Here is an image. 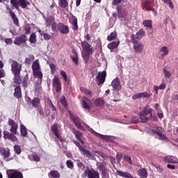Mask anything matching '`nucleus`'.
<instances>
[{
	"label": "nucleus",
	"mask_w": 178,
	"mask_h": 178,
	"mask_svg": "<svg viewBox=\"0 0 178 178\" xmlns=\"http://www.w3.org/2000/svg\"><path fill=\"white\" fill-rule=\"evenodd\" d=\"M152 108H148V106H145L144 109H143V111L139 113V118L142 123H147V122L149 120V117L147 116H148V115L152 116Z\"/></svg>",
	"instance_id": "1"
},
{
	"label": "nucleus",
	"mask_w": 178,
	"mask_h": 178,
	"mask_svg": "<svg viewBox=\"0 0 178 178\" xmlns=\"http://www.w3.org/2000/svg\"><path fill=\"white\" fill-rule=\"evenodd\" d=\"M131 41L134 44V51L136 54H141L144 51V44L138 42V40L136 38V35H131Z\"/></svg>",
	"instance_id": "2"
},
{
	"label": "nucleus",
	"mask_w": 178,
	"mask_h": 178,
	"mask_svg": "<svg viewBox=\"0 0 178 178\" xmlns=\"http://www.w3.org/2000/svg\"><path fill=\"white\" fill-rule=\"evenodd\" d=\"M10 3L17 10H19V6L22 9H26L27 6H30V1L27 0H10Z\"/></svg>",
	"instance_id": "3"
},
{
	"label": "nucleus",
	"mask_w": 178,
	"mask_h": 178,
	"mask_svg": "<svg viewBox=\"0 0 178 178\" xmlns=\"http://www.w3.org/2000/svg\"><path fill=\"white\" fill-rule=\"evenodd\" d=\"M152 3H154V0H141L142 9H146L149 12H153L156 14L155 8L151 6Z\"/></svg>",
	"instance_id": "4"
},
{
	"label": "nucleus",
	"mask_w": 178,
	"mask_h": 178,
	"mask_svg": "<svg viewBox=\"0 0 178 178\" xmlns=\"http://www.w3.org/2000/svg\"><path fill=\"white\" fill-rule=\"evenodd\" d=\"M83 173L86 176H88V178H99V172L92 168L90 169L88 167Z\"/></svg>",
	"instance_id": "5"
},
{
	"label": "nucleus",
	"mask_w": 178,
	"mask_h": 178,
	"mask_svg": "<svg viewBox=\"0 0 178 178\" xmlns=\"http://www.w3.org/2000/svg\"><path fill=\"white\" fill-rule=\"evenodd\" d=\"M11 70L13 74H20V72H22V65L19 64L17 61L13 60L11 64Z\"/></svg>",
	"instance_id": "6"
},
{
	"label": "nucleus",
	"mask_w": 178,
	"mask_h": 178,
	"mask_svg": "<svg viewBox=\"0 0 178 178\" xmlns=\"http://www.w3.org/2000/svg\"><path fill=\"white\" fill-rule=\"evenodd\" d=\"M6 10H8L14 24L17 26V27H19L20 24H19V19H17V17H16V14L12 10V8L7 5L6 6Z\"/></svg>",
	"instance_id": "7"
},
{
	"label": "nucleus",
	"mask_w": 178,
	"mask_h": 178,
	"mask_svg": "<svg viewBox=\"0 0 178 178\" xmlns=\"http://www.w3.org/2000/svg\"><path fill=\"white\" fill-rule=\"evenodd\" d=\"M96 80L99 86H102L105 81L106 80V71L99 72L96 76Z\"/></svg>",
	"instance_id": "8"
},
{
	"label": "nucleus",
	"mask_w": 178,
	"mask_h": 178,
	"mask_svg": "<svg viewBox=\"0 0 178 178\" xmlns=\"http://www.w3.org/2000/svg\"><path fill=\"white\" fill-rule=\"evenodd\" d=\"M57 29L59 33H60V34L66 35V34H69L70 33L69 26L67 25H65V24L62 22H59L57 24Z\"/></svg>",
	"instance_id": "9"
},
{
	"label": "nucleus",
	"mask_w": 178,
	"mask_h": 178,
	"mask_svg": "<svg viewBox=\"0 0 178 178\" xmlns=\"http://www.w3.org/2000/svg\"><path fill=\"white\" fill-rule=\"evenodd\" d=\"M70 116L77 129H79L80 130H83V129H84V127L81 125V121H80V118L74 116V114L73 113H70Z\"/></svg>",
	"instance_id": "10"
},
{
	"label": "nucleus",
	"mask_w": 178,
	"mask_h": 178,
	"mask_svg": "<svg viewBox=\"0 0 178 178\" xmlns=\"http://www.w3.org/2000/svg\"><path fill=\"white\" fill-rule=\"evenodd\" d=\"M53 86L55 87L56 92H60L62 90V83H60V79L58 76H54L53 79Z\"/></svg>",
	"instance_id": "11"
},
{
	"label": "nucleus",
	"mask_w": 178,
	"mask_h": 178,
	"mask_svg": "<svg viewBox=\"0 0 178 178\" xmlns=\"http://www.w3.org/2000/svg\"><path fill=\"white\" fill-rule=\"evenodd\" d=\"M151 97H152V93L143 92H139L134 95L132 96V99L136 101V99H138V98H151Z\"/></svg>",
	"instance_id": "12"
},
{
	"label": "nucleus",
	"mask_w": 178,
	"mask_h": 178,
	"mask_svg": "<svg viewBox=\"0 0 178 178\" xmlns=\"http://www.w3.org/2000/svg\"><path fill=\"white\" fill-rule=\"evenodd\" d=\"M15 45H22L27 42V36L26 35H21L14 40Z\"/></svg>",
	"instance_id": "13"
},
{
	"label": "nucleus",
	"mask_w": 178,
	"mask_h": 178,
	"mask_svg": "<svg viewBox=\"0 0 178 178\" xmlns=\"http://www.w3.org/2000/svg\"><path fill=\"white\" fill-rule=\"evenodd\" d=\"M81 45L85 51V54H92V47L87 41L81 42Z\"/></svg>",
	"instance_id": "14"
},
{
	"label": "nucleus",
	"mask_w": 178,
	"mask_h": 178,
	"mask_svg": "<svg viewBox=\"0 0 178 178\" xmlns=\"http://www.w3.org/2000/svg\"><path fill=\"white\" fill-rule=\"evenodd\" d=\"M111 86L115 91H120L122 90V84H120V79L117 77L113 80Z\"/></svg>",
	"instance_id": "15"
},
{
	"label": "nucleus",
	"mask_w": 178,
	"mask_h": 178,
	"mask_svg": "<svg viewBox=\"0 0 178 178\" xmlns=\"http://www.w3.org/2000/svg\"><path fill=\"white\" fill-rule=\"evenodd\" d=\"M8 126H10V131L12 134H17L18 126L12 119L8 120Z\"/></svg>",
	"instance_id": "16"
},
{
	"label": "nucleus",
	"mask_w": 178,
	"mask_h": 178,
	"mask_svg": "<svg viewBox=\"0 0 178 178\" xmlns=\"http://www.w3.org/2000/svg\"><path fill=\"white\" fill-rule=\"evenodd\" d=\"M3 137L6 140H10V141H13V143L17 141V137H16L15 134H10V132L6 131H3Z\"/></svg>",
	"instance_id": "17"
},
{
	"label": "nucleus",
	"mask_w": 178,
	"mask_h": 178,
	"mask_svg": "<svg viewBox=\"0 0 178 178\" xmlns=\"http://www.w3.org/2000/svg\"><path fill=\"white\" fill-rule=\"evenodd\" d=\"M97 168L101 172L102 176H106V172H108V168H106V163L101 162L98 164Z\"/></svg>",
	"instance_id": "18"
},
{
	"label": "nucleus",
	"mask_w": 178,
	"mask_h": 178,
	"mask_svg": "<svg viewBox=\"0 0 178 178\" xmlns=\"http://www.w3.org/2000/svg\"><path fill=\"white\" fill-rule=\"evenodd\" d=\"M70 24H72V30L74 31H77L79 30V24L77 23V17L72 15V17L69 19Z\"/></svg>",
	"instance_id": "19"
},
{
	"label": "nucleus",
	"mask_w": 178,
	"mask_h": 178,
	"mask_svg": "<svg viewBox=\"0 0 178 178\" xmlns=\"http://www.w3.org/2000/svg\"><path fill=\"white\" fill-rule=\"evenodd\" d=\"M116 175L123 178H134V177L129 172H124L121 170H117Z\"/></svg>",
	"instance_id": "20"
},
{
	"label": "nucleus",
	"mask_w": 178,
	"mask_h": 178,
	"mask_svg": "<svg viewBox=\"0 0 178 178\" xmlns=\"http://www.w3.org/2000/svg\"><path fill=\"white\" fill-rule=\"evenodd\" d=\"M15 88L14 97L15 98H22V87L20 85H13Z\"/></svg>",
	"instance_id": "21"
},
{
	"label": "nucleus",
	"mask_w": 178,
	"mask_h": 178,
	"mask_svg": "<svg viewBox=\"0 0 178 178\" xmlns=\"http://www.w3.org/2000/svg\"><path fill=\"white\" fill-rule=\"evenodd\" d=\"M0 154L3 156V159H8L10 156V150L8 148H3L0 149Z\"/></svg>",
	"instance_id": "22"
},
{
	"label": "nucleus",
	"mask_w": 178,
	"mask_h": 178,
	"mask_svg": "<svg viewBox=\"0 0 178 178\" xmlns=\"http://www.w3.org/2000/svg\"><path fill=\"white\" fill-rule=\"evenodd\" d=\"M53 134H54V136H56V138H58V140H59V138H60V136L59 135V129H58V124L54 123L51 129Z\"/></svg>",
	"instance_id": "23"
},
{
	"label": "nucleus",
	"mask_w": 178,
	"mask_h": 178,
	"mask_svg": "<svg viewBox=\"0 0 178 178\" xmlns=\"http://www.w3.org/2000/svg\"><path fill=\"white\" fill-rule=\"evenodd\" d=\"M163 161L165 162H167L168 163H178L177 158H176L173 156H167L164 157Z\"/></svg>",
	"instance_id": "24"
},
{
	"label": "nucleus",
	"mask_w": 178,
	"mask_h": 178,
	"mask_svg": "<svg viewBox=\"0 0 178 178\" xmlns=\"http://www.w3.org/2000/svg\"><path fill=\"white\" fill-rule=\"evenodd\" d=\"M33 76L35 79H38L39 83L41 84L42 83V72H41L40 70L39 71H35L33 72Z\"/></svg>",
	"instance_id": "25"
},
{
	"label": "nucleus",
	"mask_w": 178,
	"mask_h": 178,
	"mask_svg": "<svg viewBox=\"0 0 178 178\" xmlns=\"http://www.w3.org/2000/svg\"><path fill=\"white\" fill-rule=\"evenodd\" d=\"M154 134H157V136H159V140H161L162 141H168V137H166V136L163 134H162V132L159 131H153Z\"/></svg>",
	"instance_id": "26"
},
{
	"label": "nucleus",
	"mask_w": 178,
	"mask_h": 178,
	"mask_svg": "<svg viewBox=\"0 0 178 178\" xmlns=\"http://www.w3.org/2000/svg\"><path fill=\"white\" fill-rule=\"evenodd\" d=\"M73 134H74L76 140L80 141V143H81V144H84V140H83V139H81V137L83 136V134H81V132H80L79 131L74 130Z\"/></svg>",
	"instance_id": "27"
},
{
	"label": "nucleus",
	"mask_w": 178,
	"mask_h": 178,
	"mask_svg": "<svg viewBox=\"0 0 178 178\" xmlns=\"http://www.w3.org/2000/svg\"><path fill=\"white\" fill-rule=\"evenodd\" d=\"M8 178H23V174L20 172L15 171L10 173Z\"/></svg>",
	"instance_id": "28"
},
{
	"label": "nucleus",
	"mask_w": 178,
	"mask_h": 178,
	"mask_svg": "<svg viewBox=\"0 0 178 178\" xmlns=\"http://www.w3.org/2000/svg\"><path fill=\"white\" fill-rule=\"evenodd\" d=\"M74 55L71 56V59L72 62H74V65H79V56L77 55V51L76 50L72 51Z\"/></svg>",
	"instance_id": "29"
},
{
	"label": "nucleus",
	"mask_w": 178,
	"mask_h": 178,
	"mask_svg": "<svg viewBox=\"0 0 178 178\" xmlns=\"http://www.w3.org/2000/svg\"><path fill=\"white\" fill-rule=\"evenodd\" d=\"M40 104H41V99L38 97H34L31 101L33 108H38Z\"/></svg>",
	"instance_id": "30"
},
{
	"label": "nucleus",
	"mask_w": 178,
	"mask_h": 178,
	"mask_svg": "<svg viewBox=\"0 0 178 178\" xmlns=\"http://www.w3.org/2000/svg\"><path fill=\"white\" fill-rule=\"evenodd\" d=\"M80 152L85 155L87 158H91L92 156V154H91V152L88 149H86V147H83L81 150Z\"/></svg>",
	"instance_id": "31"
},
{
	"label": "nucleus",
	"mask_w": 178,
	"mask_h": 178,
	"mask_svg": "<svg viewBox=\"0 0 178 178\" xmlns=\"http://www.w3.org/2000/svg\"><path fill=\"white\" fill-rule=\"evenodd\" d=\"M119 44H120L119 41L112 42L108 44L107 48H108V49H115V48L119 47Z\"/></svg>",
	"instance_id": "32"
},
{
	"label": "nucleus",
	"mask_w": 178,
	"mask_h": 178,
	"mask_svg": "<svg viewBox=\"0 0 178 178\" xmlns=\"http://www.w3.org/2000/svg\"><path fill=\"white\" fill-rule=\"evenodd\" d=\"M13 83L17 84V86L22 84V77H20V74H14Z\"/></svg>",
	"instance_id": "33"
},
{
	"label": "nucleus",
	"mask_w": 178,
	"mask_h": 178,
	"mask_svg": "<svg viewBox=\"0 0 178 178\" xmlns=\"http://www.w3.org/2000/svg\"><path fill=\"white\" fill-rule=\"evenodd\" d=\"M35 59V57L33 54H29L28 57L25 58L24 63L26 65H31V62Z\"/></svg>",
	"instance_id": "34"
},
{
	"label": "nucleus",
	"mask_w": 178,
	"mask_h": 178,
	"mask_svg": "<svg viewBox=\"0 0 178 178\" xmlns=\"http://www.w3.org/2000/svg\"><path fill=\"white\" fill-rule=\"evenodd\" d=\"M138 173L140 178H147V172L145 168L139 169Z\"/></svg>",
	"instance_id": "35"
},
{
	"label": "nucleus",
	"mask_w": 178,
	"mask_h": 178,
	"mask_svg": "<svg viewBox=\"0 0 178 178\" xmlns=\"http://www.w3.org/2000/svg\"><path fill=\"white\" fill-rule=\"evenodd\" d=\"M22 86L24 87V88H27V86H29V83H30V80L29 79V74H27L22 81Z\"/></svg>",
	"instance_id": "36"
},
{
	"label": "nucleus",
	"mask_w": 178,
	"mask_h": 178,
	"mask_svg": "<svg viewBox=\"0 0 178 178\" xmlns=\"http://www.w3.org/2000/svg\"><path fill=\"white\" fill-rule=\"evenodd\" d=\"M145 35V32L144 31V29H140L138 32L136 33V40L138 41V40H141L144 36Z\"/></svg>",
	"instance_id": "37"
},
{
	"label": "nucleus",
	"mask_w": 178,
	"mask_h": 178,
	"mask_svg": "<svg viewBox=\"0 0 178 178\" xmlns=\"http://www.w3.org/2000/svg\"><path fill=\"white\" fill-rule=\"evenodd\" d=\"M143 24L145 27H147V29H150V30H152V20H144Z\"/></svg>",
	"instance_id": "38"
},
{
	"label": "nucleus",
	"mask_w": 178,
	"mask_h": 178,
	"mask_svg": "<svg viewBox=\"0 0 178 178\" xmlns=\"http://www.w3.org/2000/svg\"><path fill=\"white\" fill-rule=\"evenodd\" d=\"M95 104L96 106H104L105 101L102 98H97L95 101Z\"/></svg>",
	"instance_id": "39"
},
{
	"label": "nucleus",
	"mask_w": 178,
	"mask_h": 178,
	"mask_svg": "<svg viewBox=\"0 0 178 178\" xmlns=\"http://www.w3.org/2000/svg\"><path fill=\"white\" fill-rule=\"evenodd\" d=\"M32 70L33 72H38L40 70V63H38V61L35 60L32 64Z\"/></svg>",
	"instance_id": "40"
},
{
	"label": "nucleus",
	"mask_w": 178,
	"mask_h": 178,
	"mask_svg": "<svg viewBox=\"0 0 178 178\" xmlns=\"http://www.w3.org/2000/svg\"><path fill=\"white\" fill-rule=\"evenodd\" d=\"M20 133L22 137H27V128L23 124L20 125Z\"/></svg>",
	"instance_id": "41"
},
{
	"label": "nucleus",
	"mask_w": 178,
	"mask_h": 178,
	"mask_svg": "<svg viewBox=\"0 0 178 178\" xmlns=\"http://www.w3.org/2000/svg\"><path fill=\"white\" fill-rule=\"evenodd\" d=\"M118 38V33L116 32H111L110 35L107 37V41H113Z\"/></svg>",
	"instance_id": "42"
},
{
	"label": "nucleus",
	"mask_w": 178,
	"mask_h": 178,
	"mask_svg": "<svg viewBox=\"0 0 178 178\" xmlns=\"http://www.w3.org/2000/svg\"><path fill=\"white\" fill-rule=\"evenodd\" d=\"M49 175L51 178H59L60 177V174L59 173V172L56 171V170H51L49 172Z\"/></svg>",
	"instance_id": "43"
},
{
	"label": "nucleus",
	"mask_w": 178,
	"mask_h": 178,
	"mask_svg": "<svg viewBox=\"0 0 178 178\" xmlns=\"http://www.w3.org/2000/svg\"><path fill=\"white\" fill-rule=\"evenodd\" d=\"M53 23H55V19H54V17H49L46 19V26L47 27H51Z\"/></svg>",
	"instance_id": "44"
},
{
	"label": "nucleus",
	"mask_w": 178,
	"mask_h": 178,
	"mask_svg": "<svg viewBox=\"0 0 178 178\" xmlns=\"http://www.w3.org/2000/svg\"><path fill=\"white\" fill-rule=\"evenodd\" d=\"M80 90L82 92H83L84 94H86V95H88V97H90V98H92V92L91 90H88L86 88H80Z\"/></svg>",
	"instance_id": "45"
},
{
	"label": "nucleus",
	"mask_w": 178,
	"mask_h": 178,
	"mask_svg": "<svg viewBox=\"0 0 178 178\" xmlns=\"http://www.w3.org/2000/svg\"><path fill=\"white\" fill-rule=\"evenodd\" d=\"M58 5L59 6L65 9V8H67L69 2L67 1V0H59Z\"/></svg>",
	"instance_id": "46"
},
{
	"label": "nucleus",
	"mask_w": 178,
	"mask_h": 178,
	"mask_svg": "<svg viewBox=\"0 0 178 178\" xmlns=\"http://www.w3.org/2000/svg\"><path fill=\"white\" fill-rule=\"evenodd\" d=\"M160 52L162 53V56H166V55H169V49H168V47H162L160 49Z\"/></svg>",
	"instance_id": "47"
},
{
	"label": "nucleus",
	"mask_w": 178,
	"mask_h": 178,
	"mask_svg": "<svg viewBox=\"0 0 178 178\" xmlns=\"http://www.w3.org/2000/svg\"><path fill=\"white\" fill-rule=\"evenodd\" d=\"M14 151L15 154L17 155H20L22 154V147L19 145H15L14 146Z\"/></svg>",
	"instance_id": "48"
},
{
	"label": "nucleus",
	"mask_w": 178,
	"mask_h": 178,
	"mask_svg": "<svg viewBox=\"0 0 178 178\" xmlns=\"http://www.w3.org/2000/svg\"><path fill=\"white\" fill-rule=\"evenodd\" d=\"M37 41V36L35 35V33H32L29 38V42L31 44H34Z\"/></svg>",
	"instance_id": "49"
},
{
	"label": "nucleus",
	"mask_w": 178,
	"mask_h": 178,
	"mask_svg": "<svg viewBox=\"0 0 178 178\" xmlns=\"http://www.w3.org/2000/svg\"><path fill=\"white\" fill-rule=\"evenodd\" d=\"M76 166L81 170H84V169H86V165H84V163H83V162H81L80 161H77Z\"/></svg>",
	"instance_id": "50"
},
{
	"label": "nucleus",
	"mask_w": 178,
	"mask_h": 178,
	"mask_svg": "<svg viewBox=\"0 0 178 178\" xmlns=\"http://www.w3.org/2000/svg\"><path fill=\"white\" fill-rule=\"evenodd\" d=\"M47 103L49 104V108H51V111L56 112V107H55V105L52 103V100L49 99Z\"/></svg>",
	"instance_id": "51"
},
{
	"label": "nucleus",
	"mask_w": 178,
	"mask_h": 178,
	"mask_svg": "<svg viewBox=\"0 0 178 178\" xmlns=\"http://www.w3.org/2000/svg\"><path fill=\"white\" fill-rule=\"evenodd\" d=\"M90 54H91L90 53H85L83 54V60L86 65H87V63H88L89 60H90Z\"/></svg>",
	"instance_id": "52"
},
{
	"label": "nucleus",
	"mask_w": 178,
	"mask_h": 178,
	"mask_svg": "<svg viewBox=\"0 0 178 178\" xmlns=\"http://www.w3.org/2000/svg\"><path fill=\"white\" fill-rule=\"evenodd\" d=\"M66 165L69 169H73L74 168V163L73 161H72V160H67L66 161Z\"/></svg>",
	"instance_id": "53"
},
{
	"label": "nucleus",
	"mask_w": 178,
	"mask_h": 178,
	"mask_svg": "<svg viewBox=\"0 0 178 178\" xmlns=\"http://www.w3.org/2000/svg\"><path fill=\"white\" fill-rule=\"evenodd\" d=\"M163 73H164V76L166 79H170V76H172V73L169 71H168V70H166V68H163Z\"/></svg>",
	"instance_id": "54"
},
{
	"label": "nucleus",
	"mask_w": 178,
	"mask_h": 178,
	"mask_svg": "<svg viewBox=\"0 0 178 178\" xmlns=\"http://www.w3.org/2000/svg\"><path fill=\"white\" fill-rule=\"evenodd\" d=\"M60 104H63V106H65V108H66V106H67V101L66 100V98L65 97V96H63L60 98Z\"/></svg>",
	"instance_id": "55"
},
{
	"label": "nucleus",
	"mask_w": 178,
	"mask_h": 178,
	"mask_svg": "<svg viewBox=\"0 0 178 178\" xmlns=\"http://www.w3.org/2000/svg\"><path fill=\"white\" fill-rule=\"evenodd\" d=\"M81 102H82L83 108H84V109H87L88 111L91 108V107L90 106V105H88V103H87L86 100H82Z\"/></svg>",
	"instance_id": "56"
},
{
	"label": "nucleus",
	"mask_w": 178,
	"mask_h": 178,
	"mask_svg": "<svg viewBox=\"0 0 178 178\" xmlns=\"http://www.w3.org/2000/svg\"><path fill=\"white\" fill-rule=\"evenodd\" d=\"M60 76H62V77L64 79V81H65V83H66V81H67V74H66V72L61 70L60 72Z\"/></svg>",
	"instance_id": "57"
},
{
	"label": "nucleus",
	"mask_w": 178,
	"mask_h": 178,
	"mask_svg": "<svg viewBox=\"0 0 178 178\" xmlns=\"http://www.w3.org/2000/svg\"><path fill=\"white\" fill-rule=\"evenodd\" d=\"M49 67L51 69V74H55V72L56 71V65H55L54 63H51Z\"/></svg>",
	"instance_id": "58"
},
{
	"label": "nucleus",
	"mask_w": 178,
	"mask_h": 178,
	"mask_svg": "<svg viewBox=\"0 0 178 178\" xmlns=\"http://www.w3.org/2000/svg\"><path fill=\"white\" fill-rule=\"evenodd\" d=\"M24 31H25V34L26 35H28L29 34H30V33H31V26H26L24 27Z\"/></svg>",
	"instance_id": "59"
},
{
	"label": "nucleus",
	"mask_w": 178,
	"mask_h": 178,
	"mask_svg": "<svg viewBox=\"0 0 178 178\" xmlns=\"http://www.w3.org/2000/svg\"><path fill=\"white\" fill-rule=\"evenodd\" d=\"M127 15L128 13L127 11H126V10H123L120 13V17L123 18V17H127Z\"/></svg>",
	"instance_id": "60"
},
{
	"label": "nucleus",
	"mask_w": 178,
	"mask_h": 178,
	"mask_svg": "<svg viewBox=\"0 0 178 178\" xmlns=\"http://www.w3.org/2000/svg\"><path fill=\"white\" fill-rule=\"evenodd\" d=\"M4 42H6V44H7L8 45H12V44L13 43V40H12V38H5Z\"/></svg>",
	"instance_id": "61"
},
{
	"label": "nucleus",
	"mask_w": 178,
	"mask_h": 178,
	"mask_svg": "<svg viewBox=\"0 0 178 178\" xmlns=\"http://www.w3.org/2000/svg\"><path fill=\"white\" fill-rule=\"evenodd\" d=\"M124 161H126L127 162H128V163H130L131 165L133 163L131 162V157H130V156H124Z\"/></svg>",
	"instance_id": "62"
},
{
	"label": "nucleus",
	"mask_w": 178,
	"mask_h": 178,
	"mask_svg": "<svg viewBox=\"0 0 178 178\" xmlns=\"http://www.w3.org/2000/svg\"><path fill=\"white\" fill-rule=\"evenodd\" d=\"M123 158V156L121 153H117L116 154V159L118 162H120L122 161V159Z\"/></svg>",
	"instance_id": "63"
},
{
	"label": "nucleus",
	"mask_w": 178,
	"mask_h": 178,
	"mask_svg": "<svg viewBox=\"0 0 178 178\" xmlns=\"http://www.w3.org/2000/svg\"><path fill=\"white\" fill-rule=\"evenodd\" d=\"M33 158L35 162H40V161L41 160V159L37 154H33Z\"/></svg>",
	"instance_id": "64"
}]
</instances>
